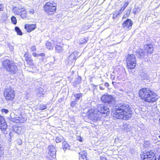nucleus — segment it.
I'll list each match as a JSON object with an SVG mask.
<instances>
[{
	"label": "nucleus",
	"mask_w": 160,
	"mask_h": 160,
	"mask_svg": "<svg viewBox=\"0 0 160 160\" xmlns=\"http://www.w3.org/2000/svg\"><path fill=\"white\" fill-rule=\"evenodd\" d=\"M112 114L118 118L127 120L132 116V110L128 104L118 102L113 107Z\"/></svg>",
	"instance_id": "1"
},
{
	"label": "nucleus",
	"mask_w": 160,
	"mask_h": 160,
	"mask_svg": "<svg viewBox=\"0 0 160 160\" xmlns=\"http://www.w3.org/2000/svg\"><path fill=\"white\" fill-rule=\"evenodd\" d=\"M140 98L144 101L148 102H155L157 99V95L149 88H143L139 92Z\"/></svg>",
	"instance_id": "2"
},
{
	"label": "nucleus",
	"mask_w": 160,
	"mask_h": 160,
	"mask_svg": "<svg viewBox=\"0 0 160 160\" xmlns=\"http://www.w3.org/2000/svg\"><path fill=\"white\" fill-rule=\"evenodd\" d=\"M97 111V112H94L88 115V118L94 122L100 120L102 116L105 117L109 113L108 107L103 104L98 105Z\"/></svg>",
	"instance_id": "3"
},
{
	"label": "nucleus",
	"mask_w": 160,
	"mask_h": 160,
	"mask_svg": "<svg viewBox=\"0 0 160 160\" xmlns=\"http://www.w3.org/2000/svg\"><path fill=\"white\" fill-rule=\"evenodd\" d=\"M3 66L5 69L12 74H15L18 71L17 66L14 63L9 60H4L3 62Z\"/></svg>",
	"instance_id": "4"
},
{
	"label": "nucleus",
	"mask_w": 160,
	"mask_h": 160,
	"mask_svg": "<svg viewBox=\"0 0 160 160\" xmlns=\"http://www.w3.org/2000/svg\"><path fill=\"white\" fill-rule=\"evenodd\" d=\"M127 66L128 68L132 69L134 68L136 64V58L133 54H128L126 59Z\"/></svg>",
	"instance_id": "5"
},
{
	"label": "nucleus",
	"mask_w": 160,
	"mask_h": 160,
	"mask_svg": "<svg viewBox=\"0 0 160 160\" xmlns=\"http://www.w3.org/2000/svg\"><path fill=\"white\" fill-rule=\"evenodd\" d=\"M57 4L53 1L47 2L44 6L45 12L49 14L55 12L56 10Z\"/></svg>",
	"instance_id": "6"
},
{
	"label": "nucleus",
	"mask_w": 160,
	"mask_h": 160,
	"mask_svg": "<svg viewBox=\"0 0 160 160\" xmlns=\"http://www.w3.org/2000/svg\"><path fill=\"white\" fill-rule=\"evenodd\" d=\"M4 95L8 100H12L15 96V92L13 88L11 87L7 88L4 92Z\"/></svg>",
	"instance_id": "7"
},
{
	"label": "nucleus",
	"mask_w": 160,
	"mask_h": 160,
	"mask_svg": "<svg viewBox=\"0 0 160 160\" xmlns=\"http://www.w3.org/2000/svg\"><path fill=\"white\" fill-rule=\"evenodd\" d=\"M101 99L102 102L107 103L110 106H112L114 103V98L113 96L107 94L103 95Z\"/></svg>",
	"instance_id": "8"
},
{
	"label": "nucleus",
	"mask_w": 160,
	"mask_h": 160,
	"mask_svg": "<svg viewBox=\"0 0 160 160\" xmlns=\"http://www.w3.org/2000/svg\"><path fill=\"white\" fill-rule=\"evenodd\" d=\"M141 157L142 160H157L154 153L152 151L141 154Z\"/></svg>",
	"instance_id": "9"
},
{
	"label": "nucleus",
	"mask_w": 160,
	"mask_h": 160,
	"mask_svg": "<svg viewBox=\"0 0 160 160\" xmlns=\"http://www.w3.org/2000/svg\"><path fill=\"white\" fill-rule=\"evenodd\" d=\"M78 52L77 51H74L72 52L68 57L67 60L69 65H72L74 63L78 56Z\"/></svg>",
	"instance_id": "10"
},
{
	"label": "nucleus",
	"mask_w": 160,
	"mask_h": 160,
	"mask_svg": "<svg viewBox=\"0 0 160 160\" xmlns=\"http://www.w3.org/2000/svg\"><path fill=\"white\" fill-rule=\"evenodd\" d=\"M9 119L13 122L17 123H23L26 120V119L25 118H23L18 117H13L11 116L9 118Z\"/></svg>",
	"instance_id": "11"
},
{
	"label": "nucleus",
	"mask_w": 160,
	"mask_h": 160,
	"mask_svg": "<svg viewBox=\"0 0 160 160\" xmlns=\"http://www.w3.org/2000/svg\"><path fill=\"white\" fill-rule=\"evenodd\" d=\"M132 23V22L131 19H128L123 22L122 27L125 29L129 30L131 29Z\"/></svg>",
	"instance_id": "12"
},
{
	"label": "nucleus",
	"mask_w": 160,
	"mask_h": 160,
	"mask_svg": "<svg viewBox=\"0 0 160 160\" xmlns=\"http://www.w3.org/2000/svg\"><path fill=\"white\" fill-rule=\"evenodd\" d=\"M7 128L8 125L4 118L0 115V129L2 131H5Z\"/></svg>",
	"instance_id": "13"
},
{
	"label": "nucleus",
	"mask_w": 160,
	"mask_h": 160,
	"mask_svg": "<svg viewBox=\"0 0 160 160\" xmlns=\"http://www.w3.org/2000/svg\"><path fill=\"white\" fill-rule=\"evenodd\" d=\"M49 152L48 154L53 158H55L56 157V149L53 145H49L48 148Z\"/></svg>",
	"instance_id": "14"
},
{
	"label": "nucleus",
	"mask_w": 160,
	"mask_h": 160,
	"mask_svg": "<svg viewBox=\"0 0 160 160\" xmlns=\"http://www.w3.org/2000/svg\"><path fill=\"white\" fill-rule=\"evenodd\" d=\"M25 11L23 8H19L17 7H13L12 8V11L14 13L19 15L22 12Z\"/></svg>",
	"instance_id": "15"
},
{
	"label": "nucleus",
	"mask_w": 160,
	"mask_h": 160,
	"mask_svg": "<svg viewBox=\"0 0 160 160\" xmlns=\"http://www.w3.org/2000/svg\"><path fill=\"white\" fill-rule=\"evenodd\" d=\"M36 28L35 24H26L25 25V28L28 32H30L34 30Z\"/></svg>",
	"instance_id": "16"
},
{
	"label": "nucleus",
	"mask_w": 160,
	"mask_h": 160,
	"mask_svg": "<svg viewBox=\"0 0 160 160\" xmlns=\"http://www.w3.org/2000/svg\"><path fill=\"white\" fill-rule=\"evenodd\" d=\"M144 49L148 53H151L153 51V47L152 44H147L144 46Z\"/></svg>",
	"instance_id": "17"
},
{
	"label": "nucleus",
	"mask_w": 160,
	"mask_h": 160,
	"mask_svg": "<svg viewBox=\"0 0 160 160\" xmlns=\"http://www.w3.org/2000/svg\"><path fill=\"white\" fill-rule=\"evenodd\" d=\"M37 95L38 97H44V90L41 87L39 88L36 89Z\"/></svg>",
	"instance_id": "18"
},
{
	"label": "nucleus",
	"mask_w": 160,
	"mask_h": 160,
	"mask_svg": "<svg viewBox=\"0 0 160 160\" xmlns=\"http://www.w3.org/2000/svg\"><path fill=\"white\" fill-rule=\"evenodd\" d=\"M80 158L82 159L83 160H87V153L84 151H81L79 153Z\"/></svg>",
	"instance_id": "19"
},
{
	"label": "nucleus",
	"mask_w": 160,
	"mask_h": 160,
	"mask_svg": "<svg viewBox=\"0 0 160 160\" xmlns=\"http://www.w3.org/2000/svg\"><path fill=\"white\" fill-rule=\"evenodd\" d=\"M62 144L63 149L64 151H65L67 149H70V145L65 140L64 141Z\"/></svg>",
	"instance_id": "20"
},
{
	"label": "nucleus",
	"mask_w": 160,
	"mask_h": 160,
	"mask_svg": "<svg viewBox=\"0 0 160 160\" xmlns=\"http://www.w3.org/2000/svg\"><path fill=\"white\" fill-rule=\"evenodd\" d=\"M81 78L78 76L74 81L73 82V85L75 86L77 84H79L81 82Z\"/></svg>",
	"instance_id": "21"
},
{
	"label": "nucleus",
	"mask_w": 160,
	"mask_h": 160,
	"mask_svg": "<svg viewBox=\"0 0 160 160\" xmlns=\"http://www.w3.org/2000/svg\"><path fill=\"white\" fill-rule=\"evenodd\" d=\"M46 46L47 48L49 50L52 49L53 48V45L50 42L48 41L46 42Z\"/></svg>",
	"instance_id": "22"
},
{
	"label": "nucleus",
	"mask_w": 160,
	"mask_h": 160,
	"mask_svg": "<svg viewBox=\"0 0 160 160\" xmlns=\"http://www.w3.org/2000/svg\"><path fill=\"white\" fill-rule=\"evenodd\" d=\"M63 139V137L61 135H59L56 138L55 141L57 143H59L62 141Z\"/></svg>",
	"instance_id": "23"
},
{
	"label": "nucleus",
	"mask_w": 160,
	"mask_h": 160,
	"mask_svg": "<svg viewBox=\"0 0 160 160\" xmlns=\"http://www.w3.org/2000/svg\"><path fill=\"white\" fill-rule=\"evenodd\" d=\"M137 55L138 58H142L145 56V53L143 51L138 52L137 53Z\"/></svg>",
	"instance_id": "24"
},
{
	"label": "nucleus",
	"mask_w": 160,
	"mask_h": 160,
	"mask_svg": "<svg viewBox=\"0 0 160 160\" xmlns=\"http://www.w3.org/2000/svg\"><path fill=\"white\" fill-rule=\"evenodd\" d=\"M25 60L30 65H32L33 64L32 60L30 57H27L25 58Z\"/></svg>",
	"instance_id": "25"
},
{
	"label": "nucleus",
	"mask_w": 160,
	"mask_h": 160,
	"mask_svg": "<svg viewBox=\"0 0 160 160\" xmlns=\"http://www.w3.org/2000/svg\"><path fill=\"white\" fill-rule=\"evenodd\" d=\"M56 51L58 53H60L62 52V47L59 45H56L55 47Z\"/></svg>",
	"instance_id": "26"
},
{
	"label": "nucleus",
	"mask_w": 160,
	"mask_h": 160,
	"mask_svg": "<svg viewBox=\"0 0 160 160\" xmlns=\"http://www.w3.org/2000/svg\"><path fill=\"white\" fill-rule=\"evenodd\" d=\"M74 97L76 98L75 99H77V100H79L81 98H82V94L81 93H76L73 94Z\"/></svg>",
	"instance_id": "27"
},
{
	"label": "nucleus",
	"mask_w": 160,
	"mask_h": 160,
	"mask_svg": "<svg viewBox=\"0 0 160 160\" xmlns=\"http://www.w3.org/2000/svg\"><path fill=\"white\" fill-rule=\"evenodd\" d=\"M128 126H129L127 124H124L122 126V129L124 130V131L128 132L129 130Z\"/></svg>",
	"instance_id": "28"
},
{
	"label": "nucleus",
	"mask_w": 160,
	"mask_h": 160,
	"mask_svg": "<svg viewBox=\"0 0 160 160\" xmlns=\"http://www.w3.org/2000/svg\"><path fill=\"white\" fill-rule=\"evenodd\" d=\"M88 38L85 39L84 38H81L79 40V43L80 44H82L86 43L88 41Z\"/></svg>",
	"instance_id": "29"
},
{
	"label": "nucleus",
	"mask_w": 160,
	"mask_h": 160,
	"mask_svg": "<svg viewBox=\"0 0 160 160\" xmlns=\"http://www.w3.org/2000/svg\"><path fill=\"white\" fill-rule=\"evenodd\" d=\"M15 31L17 32V34L18 35H22V33L20 29L18 27H16L15 28Z\"/></svg>",
	"instance_id": "30"
},
{
	"label": "nucleus",
	"mask_w": 160,
	"mask_h": 160,
	"mask_svg": "<svg viewBox=\"0 0 160 160\" xmlns=\"http://www.w3.org/2000/svg\"><path fill=\"white\" fill-rule=\"evenodd\" d=\"M141 76L142 78L143 79H148V74L143 72L141 74Z\"/></svg>",
	"instance_id": "31"
},
{
	"label": "nucleus",
	"mask_w": 160,
	"mask_h": 160,
	"mask_svg": "<svg viewBox=\"0 0 160 160\" xmlns=\"http://www.w3.org/2000/svg\"><path fill=\"white\" fill-rule=\"evenodd\" d=\"M12 22L14 25L16 24L17 21L16 18L14 16H12L11 18Z\"/></svg>",
	"instance_id": "32"
},
{
	"label": "nucleus",
	"mask_w": 160,
	"mask_h": 160,
	"mask_svg": "<svg viewBox=\"0 0 160 160\" xmlns=\"http://www.w3.org/2000/svg\"><path fill=\"white\" fill-rule=\"evenodd\" d=\"M139 9L138 8H135L133 9L132 10L133 13L135 14L139 12Z\"/></svg>",
	"instance_id": "33"
},
{
	"label": "nucleus",
	"mask_w": 160,
	"mask_h": 160,
	"mask_svg": "<svg viewBox=\"0 0 160 160\" xmlns=\"http://www.w3.org/2000/svg\"><path fill=\"white\" fill-rule=\"evenodd\" d=\"M77 102V99H75L73 101H72L70 104L71 107H73L75 106Z\"/></svg>",
	"instance_id": "34"
},
{
	"label": "nucleus",
	"mask_w": 160,
	"mask_h": 160,
	"mask_svg": "<svg viewBox=\"0 0 160 160\" xmlns=\"http://www.w3.org/2000/svg\"><path fill=\"white\" fill-rule=\"evenodd\" d=\"M125 8L123 6L122 7L121 9L118 11V13L117 14V15H116V16H117L118 15H120L121 13H122V12L125 10Z\"/></svg>",
	"instance_id": "35"
},
{
	"label": "nucleus",
	"mask_w": 160,
	"mask_h": 160,
	"mask_svg": "<svg viewBox=\"0 0 160 160\" xmlns=\"http://www.w3.org/2000/svg\"><path fill=\"white\" fill-rule=\"evenodd\" d=\"M20 15L22 19H24V18H27L26 13H21Z\"/></svg>",
	"instance_id": "36"
},
{
	"label": "nucleus",
	"mask_w": 160,
	"mask_h": 160,
	"mask_svg": "<svg viewBox=\"0 0 160 160\" xmlns=\"http://www.w3.org/2000/svg\"><path fill=\"white\" fill-rule=\"evenodd\" d=\"M1 111L2 113H4L6 114L8 113L9 112L8 110L4 108L2 109Z\"/></svg>",
	"instance_id": "37"
},
{
	"label": "nucleus",
	"mask_w": 160,
	"mask_h": 160,
	"mask_svg": "<svg viewBox=\"0 0 160 160\" xmlns=\"http://www.w3.org/2000/svg\"><path fill=\"white\" fill-rule=\"evenodd\" d=\"M40 109L43 110H44L47 108V107L46 105H43L41 106Z\"/></svg>",
	"instance_id": "38"
},
{
	"label": "nucleus",
	"mask_w": 160,
	"mask_h": 160,
	"mask_svg": "<svg viewBox=\"0 0 160 160\" xmlns=\"http://www.w3.org/2000/svg\"><path fill=\"white\" fill-rule=\"evenodd\" d=\"M131 11V9H128L126 11V14L127 16H129Z\"/></svg>",
	"instance_id": "39"
},
{
	"label": "nucleus",
	"mask_w": 160,
	"mask_h": 160,
	"mask_svg": "<svg viewBox=\"0 0 160 160\" xmlns=\"http://www.w3.org/2000/svg\"><path fill=\"white\" fill-rule=\"evenodd\" d=\"M28 12L30 14H33L34 13V10L33 9H31L29 10Z\"/></svg>",
	"instance_id": "40"
},
{
	"label": "nucleus",
	"mask_w": 160,
	"mask_h": 160,
	"mask_svg": "<svg viewBox=\"0 0 160 160\" xmlns=\"http://www.w3.org/2000/svg\"><path fill=\"white\" fill-rule=\"evenodd\" d=\"M110 78L112 80H114L115 79V76L112 74H111Z\"/></svg>",
	"instance_id": "41"
},
{
	"label": "nucleus",
	"mask_w": 160,
	"mask_h": 160,
	"mask_svg": "<svg viewBox=\"0 0 160 160\" xmlns=\"http://www.w3.org/2000/svg\"><path fill=\"white\" fill-rule=\"evenodd\" d=\"M31 50L32 51H35L36 50V48L35 46H32V47L31 48Z\"/></svg>",
	"instance_id": "42"
},
{
	"label": "nucleus",
	"mask_w": 160,
	"mask_h": 160,
	"mask_svg": "<svg viewBox=\"0 0 160 160\" xmlns=\"http://www.w3.org/2000/svg\"><path fill=\"white\" fill-rule=\"evenodd\" d=\"M101 160H106V158L104 156H101L100 157Z\"/></svg>",
	"instance_id": "43"
},
{
	"label": "nucleus",
	"mask_w": 160,
	"mask_h": 160,
	"mask_svg": "<svg viewBox=\"0 0 160 160\" xmlns=\"http://www.w3.org/2000/svg\"><path fill=\"white\" fill-rule=\"evenodd\" d=\"M129 3L128 2H126L124 4L123 7L126 8L127 7Z\"/></svg>",
	"instance_id": "44"
},
{
	"label": "nucleus",
	"mask_w": 160,
	"mask_h": 160,
	"mask_svg": "<svg viewBox=\"0 0 160 160\" xmlns=\"http://www.w3.org/2000/svg\"><path fill=\"white\" fill-rule=\"evenodd\" d=\"M9 48H10V50H11V51L13 50L14 49L13 47L11 45H9Z\"/></svg>",
	"instance_id": "45"
},
{
	"label": "nucleus",
	"mask_w": 160,
	"mask_h": 160,
	"mask_svg": "<svg viewBox=\"0 0 160 160\" xmlns=\"http://www.w3.org/2000/svg\"><path fill=\"white\" fill-rule=\"evenodd\" d=\"M3 10V7L2 5L0 4V11H2Z\"/></svg>",
	"instance_id": "46"
},
{
	"label": "nucleus",
	"mask_w": 160,
	"mask_h": 160,
	"mask_svg": "<svg viewBox=\"0 0 160 160\" xmlns=\"http://www.w3.org/2000/svg\"><path fill=\"white\" fill-rule=\"evenodd\" d=\"M44 55H45V54L44 53H41L39 54H38V57L39 56H42Z\"/></svg>",
	"instance_id": "47"
},
{
	"label": "nucleus",
	"mask_w": 160,
	"mask_h": 160,
	"mask_svg": "<svg viewBox=\"0 0 160 160\" xmlns=\"http://www.w3.org/2000/svg\"><path fill=\"white\" fill-rule=\"evenodd\" d=\"M104 85L105 86H106L107 87H108L109 86V85L108 83V82H105L104 83Z\"/></svg>",
	"instance_id": "48"
},
{
	"label": "nucleus",
	"mask_w": 160,
	"mask_h": 160,
	"mask_svg": "<svg viewBox=\"0 0 160 160\" xmlns=\"http://www.w3.org/2000/svg\"><path fill=\"white\" fill-rule=\"evenodd\" d=\"M32 54L35 57H38V54H37L36 53H32Z\"/></svg>",
	"instance_id": "49"
},
{
	"label": "nucleus",
	"mask_w": 160,
	"mask_h": 160,
	"mask_svg": "<svg viewBox=\"0 0 160 160\" xmlns=\"http://www.w3.org/2000/svg\"><path fill=\"white\" fill-rule=\"evenodd\" d=\"M3 152L1 150V149H0V157L1 156L3 155Z\"/></svg>",
	"instance_id": "50"
},
{
	"label": "nucleus",
	"mask_w": 160,
	"mask_h": 160,
	"mask_svg": "<svg viewBox=\"0 0 160 160\" xmlns=\"http://www.w3.org/2000/svg\"><path fill=\"white\" fill-rule=\"evenodd\" d=\"M99 88H100V89H101V90H104V88H103L102 86L101 85H100L99 86Z\"/></svg>",
	"instance_id": "51"
},
{
	"label": "nucleus",
	"mask_w": 160,
	"mask_h": 160,
	"mask_svg": "<svg viewBox=\"0 0 160 160\" xmlns=\"http://www.w3.org/2000/svg\"><path fill=\"white\" fill-rule=\"evenodd\" d=\"M128 16H127V15L126 14L125 15H124V16H123V18H126Z\"/></svg>",
	"instance_id": "52"
},
{
	"label": "nucleus",
	"mask_w": 160,
	"mask_h": 160,
	"mask_svg": "<svg viewBox=\"0 0 160 160\" xmlns=\"http://www.w3.org/2000/svg\"><path fill=\"white\" fill-rule=\"evenodd\" d=\"M2 145L0 143V149H1L2 148Z\"/></svg>",
	"instance_id": "53"
},
{
	"label": "nucleus",
	"mask_w": 160,
	"mask_h": 160,
	"mask_svg": "<svg viewBox=\"0 0 160 160\" xmlns=\"http://www.w3.org/2000/svg\"><path fill=\"white\" fill-rule=\"evenodd\" d=\"M80 139H81V137H79L78 138V140L80 141H82L81 140V139H80Z\"/></svg>",
	"instance_id": "54"
},
{
	"label": "nucleus",
	"mask_w": 160,
	"mask_h": 160,
	"mask_svg": "<svg viewBox=\"0 0 160 160\" xmlns=\"http://www.w3.org/2000/svg\"><path fill=\"white\" fill-rule=\"evenodd\" d=\"M158 160H160V156L159 157V158H158Z\"/></svg>",
	"instance_id": "55"
},
{
	"label": "nucleus",
	"mask_w": 160,
	"mask_h": 160,
	"mask_svg": "<svg viewBox=\"0 0 160 160\" xmlns=\"http://www.w3.org/2000/svg\"><path fill=\"white\" fill-rule=\"evenodd\" d=\"M114 82L112 81V84H114Z\"/></svg>",
	"instance_id": "56"
},
{
	"label": "nucleus",
	"mask_w": 160,
	"mask_h": 160,
	"mask_svg": "<svg viewBox=\"0 0 160 160\" xmlns=\"http://www.w3.org/2000/svg\"><path fill=\"white\" fill-rule=\"evenodd\" d=\"M153 139H154V140H155V141H156V139H155V138H154Z\"/></svg>",
	"instance_id": "57"
},
{
	"label": "nucleus",
	"mask_w": 160,
	"mask_h": 160,
	"mask_svg": "<svg viewBox=\"0 0 160 160\" xmlns=\"http://www.w3.org/2000/svg\"><path fill=\"white\" fill-rule=\"evenodd\" d=\"M159 122H160V118H159Z\"/></svg>",
	"instance_id": "58"
},
{
	"label": "nucleus",
	"mask_w": 160,
	"mask_h": 160,
	"mask_svg": "<svg viewBox=\"0 0 160 160\" xmlns=\"http://www.w3.org/2000/svg\"><path fill=\"white\" fill-rule=\"evenodd\" d=\"M158 137H159V138H160V135Z\"/></svg>",
	"instance_id": "59"
}]
</instances>
